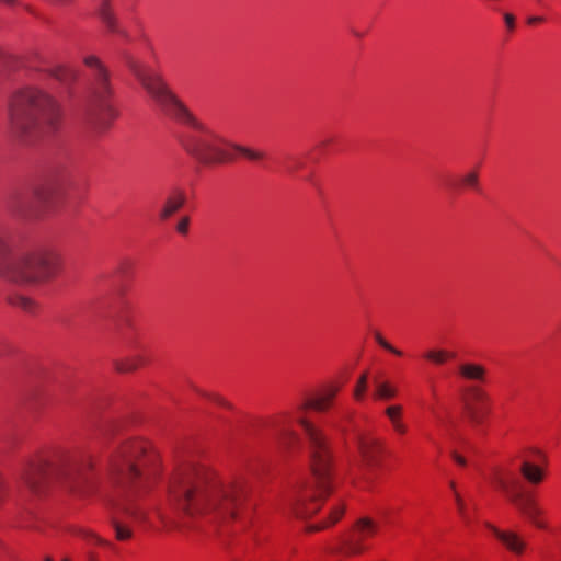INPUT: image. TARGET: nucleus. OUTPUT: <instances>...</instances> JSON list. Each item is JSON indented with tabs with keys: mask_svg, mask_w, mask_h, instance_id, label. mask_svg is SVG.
<instances>
[{
	"mask_svg": "<svg viewBox=\"0 0 561 561\" xmlns=\"http://www.w3.org/2000/svg\"><path fill=\"white\" fill-rule=\"evenodd\" d=\"M161 460L151 443L144 438L117 439L108 449L106 477L113 489L110 500L117 514L111 525L118 541H128L134 531L127 519L144 529L168 527L167 516L150 494L160 481Z\"/></svg>",
	"mask_w": 561,
	"mask_h": 561,
	"instance_id": "obj_1",
	"label": "nucleus"
},
{
	"mask_svg": "<svg viewBox=\"0 0 561 561\" xmlns=\"http://www.w3.org/2000/svg\"><path fill=\"white\" fill-rule=\"evenodd\" d=\"M337 391L339 388L330 387L313 399L296 403L290 411L257 420L252 425L257 439L272 442L285 450L298 446L299 436L294 425L301 427L309 445L311 477L297 486L290 501L291 510L299 518H309L320 510L332 484V456L327 437L306 417V413L309 410H329Z\"/></svg>",
	"mask_w": 561,
	"mask_h": 561,
	"instance_id": "obj_2",
	"label": "nucleus"
},
{
	"mask_svg": "<svg viewBox=\"0 0 561 561\" xmlns=\"http://www.w3.org/2000/svg\"><path fill=\"white\" fill-rule=\"evenodd\" d=\"M167 504L174 512L190 516H214L243 529L251 518L250 484L244 474L224 482L204 462H183L174 469L167 484Z\"/></svg>",
	"mask_w": 561,
	"mask_h": 561,
	"instance_id": "obj_3",
	"label": "nucleus"
},
{
	"mask_svg": "<svg viewBox=\"0 0 561 561\" xmlns=\"http://www.w3.org/2000/svg\"><path fill=\"white\" fill-rule=\"evenodd\" d=\"M127 67L160 110L175 122L187 126L180 142L185 152L203 165L213 167L236 160L232 142L218 130L196 117L169 88L162 77L149 66L128 57Z\"/></svg>",
	"mask_w": 561,
	"mask_h": 561,
	"instance_id": "obj_4",
	"label": "nucleus"
},
{
	"mask_svg": "<svg viewBox=\"0 0 561 561\" xmlns=\"http://www.w3.org/2000/svg\"><path fill=\"white\" fill-rule=\"evenodd\" d=\"M93 453L85 447L73 450L48 449L27 460L22 479L26 488L42 494L54 482L68 485L72 491L88 494L93 490Z\"/></svg>",
	"mask_w": 561,
	"mask_h": 561,
	"instance_id": "obj_5",
	"label": "nucleus"
},
{
	"mask_svg": "<svg viewBox=\"0 0 561 561\" xmlns=\"http://www.w3.org/2000/svg\"><path fill=\"white\" fill-rule=\"evenodd\" d=\"M8 119L11 133L21 140L53 134L61 125L60 104L47 92L35 87L16 90L9 99Z\"/></svg>",
	"mask_w": 561,
	"mask_h": 561,
	"instance_id": "obj_6",
	"label": "nucleus"
},
{
	"mask_svg": "<svg viewBox=\"0 0 561 561\" xmlns=\"http://www.w3.org/2000/svg\"><path fill=\"white\" fill-rule=\"evenodd\" d=\"M83 64L89 69L88 85L83 106V122L96 135L111 129L118 111L114 105V90L110 72L94 55L85 56Z\"/></svg>",
	"mask_w": 561,
	"mask_h": 561,
	"instance_id": "obj_7",
	"label": "nucleus"
},
{
	"mask_svg": "<svg viewBox=\"0 0 561 561\" xmlns=\"http://www.w3.org/2000/svg\"><path fill=\"white\" fill-rule=\"evenodd\" d=\"M59 255L51 249L16 254L0 231V275L18 284H35L57 274Z\"/></svg>",
	"mask_w": 561,
	"mask_h": 561,
	"instance_id": "obj_8",
	"label": "nucleus"
},
{
	"mask_svg": "<svg viewBox=\"0 0 561 561\" xmlns=\"http://www.w3.org/2000/svg\"><path fill=\"white\" fill-rule=\"evenodd\" d=\"M69 169L66 163H57L48 167L45 182L37 186L32 194L15 193L9 202V210L16 217L34 219L42 216L43 209L48 206L59 187L68 179Z\"/></svg>",
	"mask_w": 561,
	"mask_h": 561,
	"instance_id": "obj_9",
	"label": "nucleus"
},
{
	"mask_svg": "<svg viewBox=\"0 0 561 561\" xmlns=\"http://www.w3.org/2000/svg\"><path fill=\"white\" fill-rule=\"evenodd\" d=\"M518 458L523 478L531 485L541 484L546 479L549 465L547 454L537 447H527L520 451Z\"/></svg>",
	"mask_w": 561,
	"mask_h": 561,
	"instance_id": "obj_10",
	"label": "nucleus"
},
{
	"mask_svg": "<svg viewBox=\"0 0 561 561\" xmlns=\"http://www.w3.org/2000/svg\"><path fill=\"white\" fill-rule=\"evenodd\" d=\"M379 526L371 518L363 517L357 520L352 534L343 543V552L346 556H358L364 553L368 546L365 541L378 533Z\"/></svg>",
	"mask_w": 561,
	"mask_h": 561,
	"instance_id": "obj_11",
	"label": "nucleus"
},
{
	"mask_svg": "<svg viewBox=\"0 0 561 561\" xmlns=\"http://www.w3.org/2000/svg\"><path fill=\"white\" fill-rule=\"evenodd\" d=\"M463 407L469 421L480 426L489 415V396L478 386H469L463 392Z\"/></svg>",
	"mask_w": 561,
	"mask_h": 561,
	"instance_id": "obj_12",
	"label": "nucleus"
},
{
	"mask_svg": "<svg viewBox=\"0 0 561 561\" xmlns=\"http://www.w3.org/2000/svg\"><path fill=\"white\" fill-rule=\"evenodd\" d=\"M489 481L495 490L502 492L506 497L522 489L517 470L507 463L495 467L489 477Z\"/></svg>",
	"mask_w": 561,
	"mask_h": 561,
	"instance_id": "obj_13",
	"label": "nucleus"
},
{
	"mask_svg": "<svg viewBox=\"0 0 561 561\" xmlns=\"http://www.w3.org/2000/svg\"><path fill=\"white\" fill-rule=\"evenodd\" d=\"M507 500L515 505L516 508L519 510L520 513L525 515L537 528H547V523L541 518L542 511L538 507L533 495L525 493L519 489L510 495Z\"/></svg>",
	"mask_w": 561,
	"mask_h": 561,
	"instance_id": "obj_14",
	"label": "nucleus"
},
{
	"mask_svg": "<svg viewBox=\"0 0 561 561\" xmlns=\"http://www.w3.org/2000/svg\"><path fill=\"white\" fill-rule=\"evenodd\" d=\"M356 445L365 465L375 466L378 463L382 453V445L379 439L366 433H358L356 436Z\"/></svg>",
	"mask_w": 561,
	"mask_h": 561,
	"instance_id": "obj_15",
	"label": "nucleus"
},
{
	"mask_svg": "<svg viewBox=\"0 0 561 561\" xmlns=\"http://www.w3.org/2000/svg\"><path fill=\"white\" fill-rule=\"evenodd\" d=\"M112 2L113 0H101L98 8V15L110 33L121 36L126 42H130L131 36L127 30L119 25Z\"/></svg>",
	"mask_w": 561,
	"mask_h": 561,
	"instance_id": "obj_16",
	"label": "nucleus"
},
{
	"mask_svg": "<svg viewBox=\"0 0 561 561\" xmlns=\"http://www.w3.org/2000/svg\"><path fill=\"white\" fill-rule=\"evenodd\" d=\"M488 528L500 543L514 556H523L526 551L527 542L517 533L513 530H503L492 525H488Z\"/></svg>",
	"mask_w": 561,
	"mask_h": 561,
	"instance_id": "obj_17",
	"label": "nucleus"
},
{
	"mask_svg": "<svg viewBox=\"0 0 561 561\" xmlns=\"http://www.w3.org/2000/svg\"><path fill=\"white\" fill-rule=\"evenodd\" d=\"M383 414L387 417L392 432L398 437H403L409 432V425L404 420V408L402 404H389L385 408Z\"/></svg>",
	"mask_w": 561,
	"mask_h": 561,
	"instance_id": "obj_18",
	"label": "nucleus"
},
{
	"mask_svg": "<svg viewBox=\"0 0 561 561\" xmlns=\"http://www.w3.org/2000/svg\"><path fill=\"white\" fill-rule=\"evenodd\" d=\"M185 201L186 196L184 191L179 188L174 190L165 199V203L159 213V218L163 221L168 220L183 207Z\"/></svg>",
	"mask_w": 561,
	"mask_h": 561,
	"instance_id": "obj_19",
	"label": "nucleus"
},
{
	"mask_svg": "<svg viewBox=\"0 0 561 561\" xmlns=\"http://www.w3.org/2000/svg\"><path fill=\"white\" fill-rule=\"evenodd\" d=\"M398 388L387 380L374 382L373 398L376 401H390L398 396Z\"/></svg>",
	"mask_w": 561,
	"mask_h": 561,
	"instance_id": "obj_20",
	"label": "nucleus"
},
{
	"mask_svg": "<svg viewBox=\"0 0 561 561\" xmlns=\"http://www.w3.org/2000/svg\"><path fill=\"white\" fill-rule=\"evenodd\" d=\"M459 375L467 380L484 382L486 370L482 365L463 363L458 367Z\"/></svg>",
	"mask_w": 561,
	"mask_h": 561,
	"instance_id": "obj_21",
	"label": "nucleus"
},
{
	"mask_svg": "<svg viewBox=\"0 0 561 561\" xmlns=\"http://www.w3.org/2000/svg\"><path fill=\"white\" fill-rule=\"evenodd\" d=\"M72 533L75 536H78L90 543L102 546L111 550H115V545L113 542L99 537L96 534L92 533L89 529L76 527L73 528Z\"/></svg>",
	"mask_w": 561,
	"mask_h": 561,
	"instance_id": "obj_22",
	"label": "nucleus"
},
{
	"mask_svg": "<svg viewBox=\"0 0 561 561\" xmlns=\"http://www.w3.org/2000/svg\"><path fill=\"white\" fill-rule=\"evenodd\" d=\"M344 511H345V508H344V505H342V504L334 506L331 510L329 518L327 520L321 522L319 524H313V525L308 526L307 531L313 533V531L325 529V528L334 525L342 518Z\"/></svg>",
	"mask_w": 561,
	"mask_h": 561,
	"instance_id": "obj_23",
	"label": "nucleus"
},
{
	"mask_svg": "<svg viewBox=\"0 0 561 561\" xmlns=\"http://www.w3.org/2000/svg\"><path fill=\"white\" fill-rule=\"evenodd\" d=\"M147 359L144 355L139 354L126 359H121L115 363V368L119 373H131L142 366H145Z\"/></svg>",
	"mask_w": 561,
	"mask_h": 561,
	"instance_id": "obj_24",
	"label": "nucleus"
},
{
	"mask_svg": "<svg viewBox=\"0 0 561 561\" xmlns=\"http://www.w3.org/2000/svg\"><path fill=\"white\" fill-rule=\"evenodd\" d=\"M232 152L236 154V159L241 156L249 161L260 162L266 158V153L262 150L243 147L232 142Z\"/></svg>",
	"mask_w": 561,
	"mask_h": 561,
	"instance_id": "obj_25",
	"label": "nucleus"
},
{
	"mask_svg": "<svg viewBox=\"0 0 561 561\" xmlns=\"http://www.w3.org/2000/svg\"><path fill=\"white\" fill-rule=\"evenodd\" d=\"M49 76L59 81L61 84L68 85L77 79V73L73 69L65 66H57L50 68Z\"/></svg>",
	"mask_w": 561,
	"mask_h": 561,
	"instance_id": "obj_26",
	"label": "nucleus"
},
{
	"mask_svg": "<svg viewBox=\"0 0 561 561\" xmlns=\"http://www.w3.org/2000/svg\"><path fill=\"white\" fill-rule=\"evenodd\" d=\"M8 301L11 306L22 309L25 312L34 313L37 310V304L21 294H12L8 297Z\"/></svg>",
	"mask_w": 561,
	"mask_h": 561,
	"instance_id": "obj_27",
	"label": "nucleus"
},
{
	"mask_svg": "<svg viewBox=\"0 0 561 561\" xmlns=\"http://www.w3.org/2000/svg\"><path fill=\"white\" fill-rule=\"evenodd\" d=\"M306 165V159L299 154H288L282 162V168L289 174H295Z\"/></svg>",
	"mask_w": 561,
	"mask_h": 561,
	"instance_id": "obj_28",
	"label": "nucleus"
},
{
	"mask_svg": "<svg viewBox=\"0 0 561 561\" xmlns=\"http://www.w3.org/2000/svg\"><path fill=\"white\" fill-rule=\"evenodd\" d=\"M456 354L446 350H430L424 353L423 357L436 365H444L448 360L455 358Z\"/></svg>",
	"mask_w": 561,
	"mask_h": 561,
	"instance_id": "obj_29",
	"label": "nucleus"
},
{
	"mask_svg": "<svg viewBox=\"0 0 561 561\" xmlns=\"http://www.w3.org/2000/svg\"><path fill=\"white\" fill-rule=\"evenodd\" d=\"M449 489L453 492V495H454V499H455V503H456V506H457V512H458L459 516L461 517V519L465 523L469 524L470 516H469V513H468V508H467L465 500L462 499L460 493L457 491L456 482L455 481H450L449 482Z\"/></svg>",
	"mask_w": 561,
	"mask_h": 561,
	"instance_id": "obj_30",
	"label": "nucleus"
},
{
	"mask_svg": "<svg viewBox=\"0 0 561 561\" xmlns=\"http://www.w3.org/2000/svg\"><path fill=\"white\" fill-rule=\"evenodd\" d=\"M458 187L473 191L480 190L479 171L477 169L463 174L458 181Z\"/></svg>",
	"mask_w": 561,
	"mask_h": 561,
	"instance_id": "obj_31",
	"label": "nucleus"
},
{
	"mask_svg": "<svg viewBox=\"0 0 561 561\" xmlns=\"http://www.w3.org/2000/svg\"><path fill=\"white\" fill-rule=\"evenodd\" d=\"M368 375L362 374L354 389V398L356 401H363L367 391Z\"/></svg>",
	"mask_w": 561,
	"mask_h": 561,
	"instance_id": "obj_32",
	"label": "nucleus"
},
{
	"mask_svg": "<svg viewBox=\"0 0 561 561\" xmlns=\"http://www.w3.org/2000/svg\"><path fill=\"white\" fill-rule=\"evenodd\" d=\"M198 394L204 398L205 400L216 404V405H219V407H222L225 409H229L230 408V403L224 398L221 397L220 394L218 393H215V392H208V391H198Z\"/></svg>",
	"mask_w": 561,
	"mask_h": 561,
	"instance_id": "obj_33",
	"label": "nucleus"
},
{
	"mask_svg": "<svg viewBox=\"0 0 561 561\" xmlns=\"http://www.w3.org/2000/svg\"><path fill=\"white\" fill-rule=\"evenodd\" d=\"M375 340L376 342L378 343V345L380 347H382L383 350L397 355V356H402L403 353L396 348L394 346H392L380 333H376L375 334Z\"/></svg>",
	"mask_w": 561,
	"mask_h": 561,
	"instance_id": "obj_34",
	"label": "nucleus"
},
{
	"mask_svg": "<svg viewBox=\"0 0 561 561\" xmlns=\"http://www.w3.org/2000/svg\"><path fill=\"white\" fill-rule=\"evenodd\" d=\"M188 227H190V218L183 217L179 220V222L176 225V231L180 234L185 236L188 232Z\"/></svg>",
	"mask_w": 561,
	"mask_h": 561,
	"instance_id": "obj_35",
	"label": "nucleus"
},
{
	"mask_svg": "<svg viewBox=\"0 0 561 561\" xmlns=\"http://www.w3.org/2000/svg\"><path fill=\"white\" fill-rule=\"evenodd\" d=\"M504 23L508 32H514L516 27V19L512 13L503 14Z\"/></svg>",
	"mask_w": 561,
	"mask_h": 561,
	"instance_id": "obj_36",
	"label": "nucleus"
},
{
	"mask_svg": "<svg viewBox=\"0 0 561 561\" xmlns=\"http://www.w3.org/2000/svg\"><path fill=\"white\" fill-rule=\"evenodd\" d=\"M543 22H546V18L541 15H533L527 19L528 25H537Z\"/></svg>",
	"mask_w": 561,
	"mask_h": 561,
	"instance_id": "obj_37",
	"label": "nucleus"
},
{
	"mask_svg": "<svg viewBox=\"0 0 561 561\" xmlns=\"http://www.w3.org/2000/svg\"><path fill=\"white\" fill-rule=\"evenodd\" d=\"M451 457H453V460L460 467H466L467 465V460L463 456L457 454L456 451H454L451 454Z\"/></svg>",
	"mask_w": 561,
	"mask_h": 561,
	"instance_id": "obj_38",
	"label": "nucleus"
},
{
	"mask_svg": "<svg viewBox=\"0 0 561 561\" xmlns=\"http://www.w3.org/2000/svg\"><path fill=\"white\" fill-rule=\"evenodd\" d=\"M131 23L135 25V27L138 28L140 37L146 39V36L144 34V30H142V22L138 18H134L131 20Z\"/></svg>",
	"mask_w": 561,
	"mask_h": 561,
	"instance_id": "obj_39",
	"label": "nucleus"
},
{
	"mask_svg": "<svg viewBox=\"0 0 561 561\" xmlns=\"http://www.w3.org/2000/svg\"><path fill=\"white\" fill-rule=\"evenodd\" d=\"M129 266L130 263L128 261H123L118 265V271L123 273L125 270L129 268Z\"/></svg>",
	"mask_w": 561,
	"mask_h": 561,
	"instance_id": "obj_40",
	"label": "nucleus"
},
{
	"mask_svg": "<svg viewBox=\"0 0 561 561\" xmlns=\"http://www.w3.org/2000/svg\"><path fill=\"white\" fill-rule=\"evenodd\" d=\"M1 3L14 5L18 3V0H0Z\"/></svg>",
	"mask_w": 561,
	"mask_h": 561,
	"instance_id": "obj_41",
	"label": "nucleus"
},
{
	"mask_svg": "<svg viewBox=\"0 0 561 561\" xmlns=\"http://www.w3.org/2000/svg\"><path fill=\"white\" fill-rule=\"evenodd\" d=\"M433 414H434V416H435V419H436V421H437L438 423H442V422H443V417L439 415V413H438V412L433 411Z\"/></svg>",
	"mask_w": 561,
	"mask_h": 561,
	"instance_id": "obj_42",
	"label": "nucleus"
},
{
	"mask_svg": "<svg viewBox=\"0 0 561 561\" xmlns=\"http://www.w3.org/2000/svg\"><path fill=\"white\" fill-rule=\"evenodd\" d=\"M89 561H98V558L94 553H89Z\"/></svg>",
	"mask_w": 561,
	"mask_h": 561,
	"instance_id": "obj_43",
	"label": "nucleus"
},
{
	"mask_svg": "<svg viewBox=\"0 0 561 561\" xmlns=\"http://www.w3.org/2000/svg\"><path fill=\"white\" fill-rule=\"evenodd\" d=\"M45 561H54V560H53V558H50V557H46V558H45Z\"/></svg>",
	"mask_w": 561,
	"mask_h": 561,
	"instance_id": "obj_44",
	"label": "nucleus"
},
{
	"mask_svg": "<svg viewBox=\"0 0 561 561\" xmlns=\"http://www.w3.org/2000/svg\"><path fill=\"white\" fill-rule=\"evenodd\" d=\"M537 4H542V0H535Z\"/></svg>",
	"mask_w": 561,
	"mask_h": 561,
	"instance_id": "obj_45",
	"label": "nucleus"
},
{
	"mask_svg": "<svg viewBox=\"0 0 561 561\" xmlns=\"http://www.w3.org/2000/svg\"><path fill=\"white\" fill-rule=\"evenodd\" d=\"M2 59H3V54H2V51H0V61H2Z\"/></svg>",
	"mask_w": 561,
	"mask_h": 561,
	"instance_id": "obj_46",
	"label": "nucleus"
},
{
	"mask_svg": "<svg viewBox=\"0 0 561 561\" xmlns=\"http://www.w3.org/2000/svg\"><path fill=\"white\" fill-rule=\"evenodd\" d=\"M62 561H70L69 559H64Z\"/></svg>",
	"mask_w": 561,
	"mask_h": 561,
	"instance_id": "obj_47",
	"label": "nucleus"
}]
</instances>
